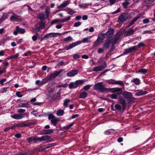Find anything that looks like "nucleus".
Masks as SVG:
<instances>
[{"label":"nucleus","instance_id":"obj_52","mask_svg":"<svg viewBox=\"0 0 155 155\" xmlns=\"http://www.w3.org/2000/svg\"><path fill=\"white\" fill-rule=\"evenodd\" d=\"M8 87H2L1 89V92L2 93H5L7 90Z\"/></svg>","mask_w":155,"mask_h":155},{"label":"nucleus","instance_id":"obj_11","mask_svg":"<svg viewBox=\"0 0 155 155\" xmlns=\"http://www.w3.org/2000/svg\"><path fill=\"white\" fill-rule=\"evenodd\" d=\"M10 117L12 118L17 120L21 119L25 117V114H15L13 115H11Z\"/></svg>","mask_w":155,"mask_h":155},{"label":"nucleus","instance_id":"obj_61","mask_svg":"<svg viewBox=\"0 0 155 155\" xmlns=\"http://www.w3.org/2000/svg\"><path fill=\"white\" fill-rule=\"evenodd\" d=\"M16 96L18 97H22L23 95L21 94V93L20 91H17L16 93Z\"/></svg>","mask_w":155,"mask_h":155},{"label":"nucleus","instance_id":"obj_26","mask_svg":"<svg viewBox=\"0 0 155 155\" xmlns=\"http://www.w3.org/2000/svg\"><path fill=\"white\" fill-rule=\"evenodd\" d=\"M141 16V15L140 14L138 15L135 18H134L130 23L132 25L136 21L139 19Z\"/></svg>","mask_w":155,"mask_h":155},{"label":"nucleus","instance_id":"obj_53","mask_svg":"<svg viewBox=\"0 0 155 155\" xmlns=\"http://www.w3.org/2000/svg\"><path fill=\"white\" fill-rule=\"evenodd\" d=\"M19 54L17 53L14 55H12L9 57V58L12 59V58H18L19 56Z\"/></svg>","mask_w":155,"mask_h":155},{"label":"nucleus","instance_id":"obj_15","mask_svg":"<svg viewBox=\"0 0 155 155\" xmlns=\"http://www.w3.org/2000/svg\"><path fill=\"white\" fill-rule=\"evenodd\" d=\"M136 46H134L128 49H125L123 53L124 55L127 54L136 50Z\"/></svg>","mask_w":155,"mask_h":155},{"label":"nucleus","instance_id":"obj_12","mask_svg":"<svg viewBox=\"0 0 155 155\" xmlns=\"http://www.w3.org/2000/svg\"><path fill=\"white\" fill-rule=\"evenodd\" d=\"M25 32V30L24 28H20L18 27H16L15 31H14L13 33L14 35H16L18 33L23 34Z\"/></svg>","mask_w":155,"mask_h":155},{"label":"nucleus","instance_id":"obj_63","mask_svg":"<svg viewBox=\"0 0 155 155\" xmlns=\"http://www.w3.org/2000/svg\"><path fill=\"white\" fill-rule=\"evenodd\" d=\"M55 117H55L53 115L51 114L48 115V119L49 120H51V119H54V118H55Z\"/></svg>","mask_w":155,"mask_h":155},{"label":"nucleus","instance_id":"obj_33","mask_svg":"<svg viewBox=\"0 0 155 155\" xmlns=\"http://www.w3.org/2000/svg\"><path fill=\"white\" fill-rule=\"evenodd\" d=\"M72 38L70 36H69L68 37L64 38L62 40V41L63 42H66L71 41L72 40Z\"/></svg>","mask_w":155,"mask_h":155},{"label":"nucleus","instance_id":"obj_36","mask_svg":"<svg viewBox=\"0 0 155 155\" xmlns=\"http://www.w3.org/2000/svg\"><path fill=\"white\" fill-rule=\"evenodd\" d=\"M115 110L120 111H121L123 109L122 106H121L119 104H116L115 105Z\"/></svg>","mask_w":155,"mask_h":155},{"label":"nucleus","instance_id":"obj_58","mask_svg":"<svg viewBox=\"0 0 155 155\" xmlns=\"http://www.w3.org/2000/svg\"><path fill=\"white\" fill-rule=\"evenodd\" d=\"M38 35V34L36 33V35H34L32 37V39L34 41H35L37 40Z\"/></svg>","mask_w":155,"mask_h":155},{"label":"nucleus","instance_id":"obj_6","mask_svg":"<svg viewBox=\"0 0 155 155\" xmlns=\"http://www.w3.org/2000/svg\"><path fill=\"white\" fill-rule=\"evenodd\" d=\"M104 35L101 34L98 35L97 39L94 42V46L100 45L103 42L104 39Z\"/></svg>","mask_w":155,"mask_h":155},{"label":"nucleus","instance_id":"obj_19","mask_svg":"<svg viewBox=\"0 0 155 155\" xmlns=\"http://www.w3.org/2000/svg\"><path fill=\"white\" fill-rule=\"evenodd\" d=\"M13 15H12L10 19L11 21H17L19 20V16L17 15L14 13L12 12Z\"/></svg>","mask_w":155,"mask_h":155},{"label":"nucleus","instance_id":"obj_8","mask_svg":"<svg viewBox=\"0 0 155 155\" xmlns=\"http://www.w3.org/2000/svg\"><path fill=\"white\" fill-rule=\"evenodd\" d=\"M69 31H67L61 33H50L47 34L45 35L43 38H48L52 37H56L57 35L61 34H64L69 32Z\"/></svg>","mask_w":155,"mask_h":155},{"label":"nucleus","instance_id":"obj_22","mask_svg":"<svg viewBox=\"0 0 155 155\" xmlns=\"http://www.w3.org/2000/svg\"><path fill=\"white\" fill-rule=\"evenodd\" d=\"M69 87L70 89L76 88L78 86V83L76 81L75 82H71L69 85Z\"/></svg>","mask_w":155,"mask_h":155},{"label":"nucleus","instance_id":"obj_62","mask_svg":"<svg viewBox=\"0 0 155 155\" xmlns=\"http://www.w3.org/2000/svg\"><path fill=\"white\" fill-rule=\"evenodd\" d=\"M26 111L25 109H18L17 112L19 113H24Z\"/></svg>","mask_w":155,"mask_h":155},{"label":"nucleus","instance_id":"obj_2","mask_svg":"<svg viewBox=\"0 0 155 155\" xmlns=\"http://www.w3.org/2000/svg\"><path fill=\"white\" fill-rule=\"evenodd\" d=\"M110 44L113 45L115 44V41H112L111 37H108L103 45V47L105 49H108L109 48Z\"/></svg>","mask_w":155,"mask_h":155},{"label":"nucleus","instance_id":"obj_50","mask_svg":"<svg viewBox=\"0 0 155 155\" xmlns=\"http://www.w3.org/2000/svg\"><path fill=\"white\" fill-rule=\"evenodd\" d=\"M91 85L88 84L87 85L85 86H84L83 88V89L85 91L88 90H89L91 87Z\"/></svg>","mask_w":155,"mask_h":155},{"label":"nucleus","instance_id":"obj_18","mask_svg":"<svg viewBox=\"0 0 155 155\" xmlns=\"http://www.w3.org/2000/svg\"><path fill=\"white\" fill-rule=\"evenodd\" d=\"M135 95L137 96H139L146 94L147 92L146 91H143L141 90H137L136 91Z\"/></svg>","mask_w":155,"mask_h":155},{"label":"nucleus","instance_id":"obj_38","mask_svg":"<svg viewBox=\"0 0 155 155\" xmlns=\"http://www.w3.org/2000/svg\"><path fill=\"white\" fill-rule=\"evenodd\" d=\"M33 141L35 143H37L38 142H40V137L34 136Z\"/></svg>","mask_w":155,"mask_h":155},{"label":"nucleus","instance_id":"obj_43","mask_svg":"<svg viewBox=\"0 0 155 155\" xmlns=\"http://www.w3.org/2000/svg\"><path fill=\"white\" fill-rule=\"evenodd\" d=\"M129 4V3L125 1L122 4V5L124 8L126 9L127 8V6Z\"/></svg>","mask_w":155,"mask_h":155},{"label":"nucleus","instance_id":"obj_5","mask_svg":"<svg viewBox=\"0 0 155 155\" xmlns=\"http://www.w3.org/2000/svg\"><path fill=\"white\" fill-rule=\"evenodd\" d=\"M36 124V122L22 121L18 123L19 127L32 126Z\"/></svg>","mask_w":155,"mask_h":155},{"label":"nucleus","instance_id":"obj_48","mask_svg":"<svg viewBox=\"0 0 155 155\" xmlns=\"http://www.w3.org/2000/svg\"><path fill=\"white\" fill-rule=\"evenodd\" d=\"M147 71V70L144 69H142L139 70L137 73L145 74Z\"/></svg>","mask_w":155,"mask_h":155},{"label":"nucleus","instance_id":"obj_14","mask_svg":"<svg viewBox=\"0 0 155 155\" xmlns=\"http://www.w3.org/2000/svg\"><path fill=\"white\" fill-rule=\"evenodd\" d=\"M77 70H74L68 72L67 74V75L69 77H72L77 75L78 73Z\"/></svg>","mask_w":155,"mask_h":155},{"label":"nucleus","instance_id":"obj_7","mask_svg":"<svg viewBox=\"0 0 155 155\" xmlns=\"http://www.w3.org/2000/svg\"><path fill=\"white\" fill-rule=\"evenodd\" d=\"M129 15L128 13H122L119 17L118 20L121 22H124L128 18Z\"/></svg>","mask_w":155,"mask_h":155},{"label":"nucleus","instance_id":"obj_44","mask_svg":"<svg viewBox=\"0 0 155 155\" xmlns=\"http://www.w3.org/2000/svg\"><path fill=\"white\" fill-rule=\"evenodd\" d=\"M92 5V3H83L81 5V6L82 7L85 8L86 7L91 6Z\"/></svg>","mask_w":155,"mask_h":155},{"label":"nucleus","instance_id":"obj_1","mask_svg":"<svg viewBox=\"0 0 155 155\" xmlns=\"http://www.w3.org/2000/svg\"><path fill=\"white\" fill-rule=\"evenodd\" d=\"M103 82H100L95 84L93 87L94 89L101 92H107L110 91L109 89L105 88L103 85Z\"/></svg>","mask_w":155,"mask_h":155},{"label":"nucleus","instance_id":"obj_45","mask_svg":"<svg viewBox=\"0 0 155 155\" xmlns=\"http://www.w3.org/2000/svg\"><path fill=\"white\" fill-rule=\"evenodd\" d=\"M74 124V122H72L68 125L64 127V128L65 130L69 129L71 127H72Z\"/></svg>","mask_w":155,"mask_h":155},{"label":"nucleus","instance_id":"obj_28","mask_svg":"<svg viewBox=\"0 0 155 155\" xmlns=\"http://www.w3.org/2000/svg\"><path fill=\"white\" fill-rule=\"evenodd\" d=\"M64 110L62 109H59L57 111L56 115L58 116H61L64 114Z\"/></svg>","mask_w":155,"mask_h":155},{"label":"nucleus","instance_id":"obj_27","mask_svg":"<svg viewBox=\"0 0 155 155\" xmlns=\"http://www.w3.org/2000/svg\"><path fill=\"white\" fill-rule=\"evenodd\" d=\"M59 121V119L56 117L51 120V124L53 126H56L57 124Z\"/></svg>","mask_w":155,"mask_h":155},{"label":"nucleus","instance_id":"obj_9","mask_svg":"<svg viewBox=\"0 0 155 155\" xmlns=\"http://www.w3.org/2000/svg\"><path fill=\"white\" fill-rule=\"evenodd\" d=\"M119 103L122 105L123 107V110L124 111L126 108V101L124 99L121 97H120L118 98Z\"/></svg>","mask_w":155,"mask_h":155},{"label":"nucleus","instance_id":"obj_55","mask_svg":"<svg viewBox=\"0 0 155 155\" xmlns=\"http://www.w3.org/2000/svg\"><path fill=\"white\" fill-rule=\"evenodd\" d=\"M60 96L59 95L55 94L52 96V98L54 100H55L58 98Z\"/></svg>","mask_w":155,"mask_h":155},{"label":"nucleus","instance_id":"obj_54","mask_svg":"<svg viewBox=\"0 0 155 155\" xmlns=\"http://www.w3.org/2000/svg\"><path fill=\"white\" fill-rule=\"evenodd\" d=\"M80 55L79 54H75L73 55V58L75 59H76L80 58Z\"/></svg>","mask_w":155,"mask_h":155},{"label":"nucleus","instance_id":"obj_40","mask_svg":"<svg viewBox=\"0 0 155 155\" xmlns=\"http://www.w3.org/2000/svg\"><path fill=\"white\" fill-rule=\"evenodd\" d=\"M120 36V35L118 34H117L115 35V36L114 38L112 37V41H115V44H116L117 41L119 39Z\"/></svg>","mask_w":155,"mask_h":155},{"label":"nucleus","instance_id":"obj_32","mask_svg":"<svg viewBox=\"0 0 155 155\" xmlns=\"http://www.w3.org/2000/svg\"><path fill=\"white\" fill-rule=\"evenodd\" d=\"M45 12V15L48 18L50 13V9L48 7H47L46 8Z\"/></svg>","mask_w":155,"mask_h":155},{"label":"nucleus","instance_id":"obj_42","mask_svg":"<svg viewBox=\"0 0 155 155\" xmlns=\"http://www.w3.org/2000/svg\"><path fill=\"white\" fill-rule=\"evenodd\" d=\"M110 91H111L112 92H116L119 91H120V89L118 88H114L112 89H110Z\"/></svg>","mask_w":155,"mask_h":155},{"label":"nucleus","instance_id":"obj_3","mask_svg":"<svg viewBox=\"0 0 155 155\" xmlns=\"http://www.w3.org/2000/svg\"><path fill=\"white\" fill-rule=\"evenodd\" d=\"M71 0H67L63 2L60 5L58 6L57 7V8L59 9L58 10H56L53 12L54 14L60 11H64V8L67 6L70 3Z\"/></svg>","mask_w":155,"mask_h":155},{"label":"nucleus","instance_id":"obj_17","mask_svg":"<svg viewBox=\"0 0 155 155\" xmlns=\"http://www.w3.org/2000/svg\"><path fill=\"white\" fill-rule=\"evenodd\" d=\"M37 18L39 19L42 20H45L48 18L46 16L45 14L43 13H39L37 15Z\"/></svg>","mask_w":155,"mask_h":155},{"label":"nucleus","instance_id":"obj_20","mask_svg":"<svg viewBox=\"0 0 155 155\" xmlns=\"http://www.w3.org/2000/svg\"><path fill=\"white\" fill-rule=\"evenodd\" d=\"M53 132V130L52 129L44 130L41 131V134H51Z\"/></svg>","mask_w":155,"mask_h":155},{"label":"nucleus","instance_id":"obj_56","mask_svg":"<svg viewBox=\"0 0 155 155\" xmlns=\"http://www.w3.org/2000/svg\"><path fill=\"white\" fill-rule=\"evenodd\" d=\"M88 37H86L85 38H83L82 39V42H81L80 41L81 43L83 42V43H87L88 42ZM81 43L80 44H81Z\"/></svg>","mask_w":155,"mask_h":155},{"label":"nucleus","instance_id":"obj_23","mask_svg":"<svg viewBox=\"0 0 155 155\" xmlns=\"http://www.w3.org/2000/svg\"><path fill=\"white\" fill-rule=\"evenodd\" d=\"M50 138V136L48 135H45L42 136L40 137V141H46L49 140Z\"/></svg>","mask_w":155,"mask_h":155},{"label":"nucleus","instance_id":"obj_39","mask_svg":"<svg viewBox=\"0 0 155 155\" xmlns=\"http://www.w3.org/2000/svg\"><path fill=\"white\" fill-rule=\"evenodd\" d=\"M78 83V85L79 86L80 85H82L87 81V80H78L76 81Z\"/></svg>","mask_w":155,"mask_h":155},{"label":"nucleus","instance_id":"obj_51","mask_svg":"<svg viewBox=\"0 0 155 155\" xmlns=\"http://www.w3.org/2000/svg\"><path fill=\"white\" fill-rule=\"evenodd\" d=\"M60 21V20L59 19H56L53 20L51 23V25H53L54 24Z\"/></svg>","mask_w":155,"mask_h":155},{"label":"nucleus","instance_id":"obj_57","mask_svg":"<svg viewBox=\"0 0 155 155\" xmlns=\"http://www.w3.org/2000/svg\"><path fill=\"white\" fill-rule=\"evenodd\" d=\"M145 46V44L143 42H140L137 46L138 48H140L142 47Z\"/></svg>","mask_w":155,"mask_h":155},{"label":"nucleus","instance_id":"obj_41","mask_svg":"<svg viewBox=\"0 0 155 155\" xmlns=\"http://www.w3.org/2000/svg\"><path fill=\"white\" fill-rule=\"evenodd\" d=\"M133 81L136 85H139L140 83V81L139 79L137 78H135L133 79Z\"/></svg>","mask_w":155,"mask_h":155},{"label":"nucleus","instance_id":"obj_13","mask_svg":"<svg viewBox=\"0 0 155 155\" xmlns=\"http://www.w3.org/2000/svg\"><path fill=\"white\" fill-rule=\"evenodd\" d=\"M64 11L67 12L68 14L71 15H73L76 12L75 10L68 7H67L64 9Z\"/></svg>","mask_w":155,"mask_h":155},{"label":"nucleus","instance_id":"obj_47","mask_svg":"<svg viewBox=\"0 0 155 155\" xmlns=\"http://www.w3.org/2000/svg\"><path fill=\"white\" fill-rule=\"evenodd\" d=\"M70 99H66L64 101L63 105L66 107H67L68 103L70 102Z\"/></svg>","mask_w":155,"mask_h":155},{"label":"nucleus","instance_id":"obj_30","mask_svg":"<svg viewBox=\"0 0 155 155\" xmlns=\"http://www.w3.org/2000/svg\"><path fill=\"white\" fill-rule=\"evenodd\" d=\"M114 132V130L113 129H109L105 131L104 134H105L112 135Z\"/></svg>","mask_w":155,"mask_h":155},{"label":"nucleus","instance_id":"obj_21","mask_svg":"<svg viewBox=\"0 0 155 155\" xmlns=\"http://www.w3.org/2000/svg\"><path fill=\"white\" fill-rule=\"evenodd\" d=\"M123 95L127 101L132 96V94L131 93L128 92H124L123 94Z\"/></svg>","mask_w":155,"mask_h":155},{"label":"nucleus","instance_id":"obj_4","mask_svg":"<svg viewBox=\"0 0 155 155\" xmlns=\"http://www.w3.org/2000/svg\"><path fill=\"white\" fill-rule=\"evenodd\" d=\"M81 43V42L79 41H77L75 42H74L72 43L69 44L68 46L64 47V48L63 49H59L58 50L62 51L64 50H65L68 51L72 49V48L79 45H80Z\"/></svg>","mask_w":155,"mask_h":155},{"label":"nucleus","instance_id":"obj_10","mask_svg":"<svg viewBox=\"0 0 155 155\" xmlns=\"http://www.w3.org/2000/svg\"><path fill=\"white\" fill-rule=\"evenodd\" d=\"M106 67V63L105 62H104L102 65L94 67L93 70V71L97 72L101 71L103 69L105 68Z\"/></svg>","mask_w":155,"mask_h":155},{"label":"nucleus","instance_id":"obj_60","mask_svg":"<svg viewBox=\"0 0 155 155\" xmlns=\"http://www.w3.org/2000/svg\"><path fill=\"white\" fill-rule=\"evenodd\" d=\"M111 98L113 99H116L117 98V95L114 94H113L110 95Z\"/></svg>","mask_w":155,"mask_h":155},{"label":"nucleus","instance_id":"obj_64","mask_svg":"<svg viewBox=\"0 0 155 155\" xmlns=\"http://www.w3.org/2000/svg\"><path fill=\"white\" fill-rule=\"evenodd\" d=\"M81 24V22H77L74 24V26L75 27H78L80 26Z\"/></svg>","mask_w":155,"mask_h":155},{"label":"nucleus","instance_id":"obj_59","mask_svg":"<svg viewBox=\"0 0 155 155\" xmlns=\"http://www.w3.org/2000/svg\"><path fill=\"white\" fill-rule=\"evenodd\" d=\"M155 0H144V2L147 4H150L153 2Z\"/></svg>","mask_w":155,"mask_h":155},{"label":"nucleus","instance_id":"obj_46","mask_svg":"<svg viewBox=\"0 0 155 155\" xmlns=\"http://www.w3.org/2000/svg\"><path fill=\"white\" fill-rule=\"evenodd\" d=\"M50 80H50L49 77L48 76L46 77L45 78L43 79V80H42L43 84H45V83H46L48 81Z\"/></svg>","mask_w":155,"mask_h":155},{"label":"nucleus","instance_id":"obj_31","mask_svg":"<svg viewBox=\"0 0 155 155\" xmlns=\"http://www.w3.org/2000/svg\"><path fill=\"white\" fill-rule=\"evenodd\" d=\"M127 101L129 104H130L136 102L137 101V99L136 98L133 97L132 96Z\"/></svg>","mask_w":155,"mask_h":155},{"label":"nucleus","instance_id":"obj_35","mask_svg":"<svg viewBox=\"0 0 155 155\" xmlns=\"http://www.w3.org/2000/svg\"><path fill=\"white\" fill-rule=\"evenodd\" d=\"M114 33V29L109 28L108 29L107 31L104 34L105 35H113Z\"/></svg>","mask_w":155,"mask_h":155},{"label":"nucleus","instance_id":"obj_24","mask_svg":"<svg viewBox=\"0 0 155 155\" xmlns=\"http://www.w3.org/2000/svg\"><path fill=\"white\" fill-rule=\"evenodd\" d=\"M10 12L8 13H4L0 19V22H2L5 20L8 17V15Z\"/></svg>","mask_w":155,"mask_h":155},{"label":"nucleus","instance_id":"obj_16","mask_svg":"<svg viewBox=\"0 0 155 155\" xmlns=\"http://www.w3.org/2000/svg\"><path fill=\"white\" fill-rule=\"evenodd\" d=\"M133 27L129 29L128 30L125 31V34L126 36H129L133 35L135 32V30L133 29Z\"/></svg>","mask_w":155,"mask_h":155},{"label":"nucleus","instance_id":"obj_34","mask_svg":"<svg viewBox=\"0 0 155 155\" xmlns=\"http://www.w3.org/2000/svg\"><path fill=\"white\" fill-rule=\"evenodd\" d=\"M28 101L26 100L22 101L20 102L21 106V107H24L28 104Z\"/></svg>","mask_w":155,"mask_h":155},{"label":"nucleus","instance_id":"obj_37","mask_svg":"<svg viewBox=\"0 0 155 155\" xmlns=\"http://www.w3.org/2000/svg\"><path fill=\"white\" fill-rule=\"evenodd\" d=\"M106 82L109 84H116V81L114 80L110 79L107 80Z\"/></svg>","mask_w":155,"mask_h":155},{"label":"nucleus","instance_id":"obj_29","mask_svg":"<svg viewBox=\"0 0 155 155\" xmlns=\"http://www.w3.org/2000/svg\"><path fill=\"white\" fill-rule=\"evenodd\" d=\"M87 94L85 92H81L79 95V98H85L87 96Z\"/></svg>","mask_w":155,"mask_h":155},{"label":"nucleus","instance_id":"obj_49","mask_svg":"<svg viewBox=\"0 0 155 155\" xmlns=\"http://www.w3.org/2000/svg\"><path fill=\"white\" fill-rule=\"evenodd\" d=\"M116 84H119L121 85L123 87H124V86L123 82L121 81H116Z\"/></svg>","mask_w":155,"mask_h":155},{"label":"nucleus","instance_id":"obj_25","mask_svg":"<svg viewBox=\"0 0 155 155\" xmlns=\"http://www.w3.org/2000/svg\"><path fill=\"white\" fill-rule=\"evenodd\" d=\"M59 74L56 71H55L53 73L51 74L50 75L48 76L50 80H51L54 78H55L58 76Z\"/></svg>","mask_w":155,"mask_h":155}]
</instances>
